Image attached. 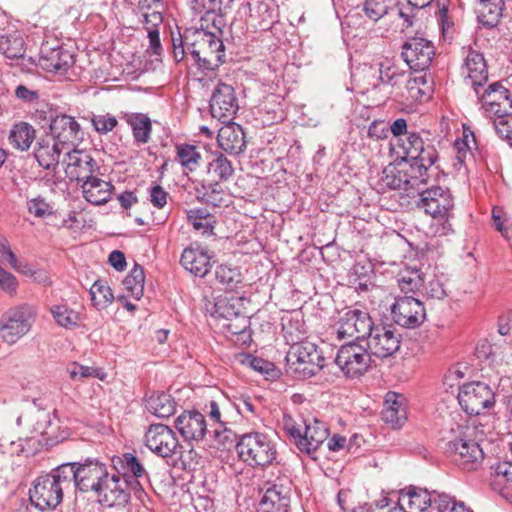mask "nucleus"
I'll return each mask as SVG.
<instances>
[{
  "label": "nucleus",
  "mask_w": 512,
  "mask_h": 512,
  "mask_svg": "<svg viewBox=\"0 0 512 512\" xmlns=\"http://www.w3.org/2000/svg\"><path fill=\"white\" fill-rule=\"evenodd\" d=\"M477 97L481 104V109L488 118L512 112L510 92L497 82L490 84L482 93L479 90Z\"/></svg>",
  "instance_id": "obj_17"
},
{
  "label": "nucleus",
  "mask_w": 512,
  "mask_h": 512,
  "mask_svg": "<svg viewBox=\"0 0 512 512\" xmlns=\"http://www.w3.org/2000/svg\"><path fill=\"white\" fill-rule=\"evenodd\" d=\"M284 333L287 342L291 343L286 355L287 372L296 378L307 379L324 367L325 359L318 347L312 342H300L306 332L298 329L297 333H293L289 327L285 326Z\"/></svg>",
  "instance_id": "obj_1"
},
{
  "label": "nucleus",
  "mask_w": 512,
  "mask_h": 512,
  "mask_svg": "<svg viewBox=\"0 0 512 512\" xmlns=\"http://www.w3.org/2000/svg\"><path fill=\"white\" fill-rule=\"evenodd\" d=\"M61 153H67L61 145L54 140H42L35 150V158L40 166L47 170H54L59 164Z\"/></svg>",
  "instance_id": "obj_36"
},
{
  "label": "nucleus",
  "mask_w": 512,
  "mask_h": 512,
  "mask_svg": "<svg viewBox=\"0 0 512 512\" xmlns=\"http://www.w3.org/2000/svg\"><path fill=\"white\" fill-rule=\"evenodd\" d=\"M70 468L62 464L49 474L37 477L29 490L31 504L40 511L56 509L63 500L64 492L72 488Z\"/></svg>",
  "instance_id": "obj_2"
},
{
  "label": "nucleus",
  "mask_w": 512,
  "mask_h": 512,
  "mask_svg": "<svg viewBox=\"0 0 512 512\" xmlns=\"http://www.w3.org/2000/svg\"><path fill=\"white\" fill-rule=\"evenodd\" d=\"M91 122L99 134L111 132L118 124L116 117L109 113L94 115Z\"/></svg>",
  "instance_id": "obj_57"
},
{
  "label": "nucleus",
  "mask_w": 512,
  "mask_h": 512,
  "mask_svg": "<svg viewBox=\"0 0 512 512\" xmlns=\"http://www.w3.org/2000/svg\"><path fill=\"white\" fill-rule=\"evenodd\" d=\"M476 356L478 359L487 362L497 373L509 372L507 369L503 368L504 362L506 365L509 364V359L501 346L492 345L486 341L480 342L476 347Z\"/></svg>",
  "instance_id": "obj_34"
},
{
  "label": "nucleus",
  "mask_w": 512,
  "mask_h": 512,
  "mask_svg": "<svg viewBox=\"0 0 512 512\" xmlns=\"http://www.w3.org/2000/svg\"><path fill=\"white\" fill-rule=\"evenodd\" d=\"M374 326L370 314L358 308L343 312L335 324L336 335L340 340L365 342Z\"/></svg>",
  "instance_id": "obj_8"
},
{
  "label": "nucleus",
  "mask_w": 512,
  "mask_h": 512,
  "mask_svg": "<svg viewBox=\"0 0 512 512\" xmlns=\"http://www.w3.org/2000/svg\"><path fill=\"white\" fill-rule=\"evenodd\" d=\"M233 0H202L203 9L207 13H214L219 16L225 15L231 10Z\"/></svg>",
  "instance_id": "obj_61"
},
{
  "label": "nucleus",
  "mask_w": 512,
  "mask_h": 512,
  "mask_svg": "<svg viewBox=\"0 0 512 512\" xmlns=\"http://www.w3.org/2000/svg\"><path fill=\"white\" fill-rule=\"evenodd\" d=\"M72 473V488L80 491H94L108 472L106 466L98 460L86 459L84 463H64Z\"/></svg>",
  "instance_id": "obj_13"
},
{
  "label": "nucleus",
  "mask_w": 512,
  "mask_h": 512,
  "mask_svg": "<svg viewBox=\"0 0 512 512\" xmlns=\"http://www.w3.org/2000/svg\"><path fill=\"white\" fill-rule=\"evenodd\" d=\"M0 53L8 59L23 57L25 48L22 35L16 30L0 29Z\"/></svg>",
  "instance_id": "obj_39"
},
{
  "label": "nucleus",
  "mask_w": 512,
  "mask_h": 512,
  "mask_svg": "<svg viewBox=\"0 0 512 512\" xmlns=\"http://www.w3.org/2000/svg\"><path fill=\"white\" fill-rule=\"evenodd\" d=\"M211 424L212 439L218 446H226L234 442L235 434L231 428L227 426V422L222 419V413L218 403L214 400L210 401L206 406Z\"/></svg>",
  "instance_id": "obj_29"
},
{
  "label": "nucleus",
  "mask_w": 512,
  "mask_h": 512,
  "mask_svg": "<svg viewBox=\"0 0 512 512\" xmlns=\"http://www.w3.org/2000/svg\"><path fill=\"white\" fill-rule=\"evenodd\" d=\"M355 512H401L398 504L391 505L390 500L386 497L376 502L375 507H360L359 511Z\"/></svg>",
  "instance_id": "obj_64"
},
{
  "label": "nucleus",
  "mask_w": 512,
  "mask_h": 512,
  "mask_svg": "<svg viewBox=\"0 0 512 512\" xmlns=\"http://www.w3.org/2000/svg\"><path fill=\"white\" fill-rule=\"evenodd\" d=\"M91 301L97 310L107 308L112 304L114 295L104 280H96L90 288Z\"/></svg>",
  "instance_id": "obj_47"
},
{
  "label": "nucleus",
  "mask_w": 512,
  "mask_h": 512,
  "mask_svg": "<svg viewBox=\"0 0 512 512\" xmlns=\"http://www.w3.org/2000/svg\"><path fill=\"white\" fill-rule=\"evenodd\" d=\"M371 356L367 346L360 342L349 341L342 345L337 352L335 362L348 377H358L368 371Z\"/></svg>",
  "instance_id": "obj_10"
},
{
  "label": "nucleus",
  "mask_w": 512,
  "mask_h": 512,
  "mask_svg": "<svg viewBox=\"0 0 512 512\" xmlns=\"http://www.w3.org/2000/svg\"><path fill=\"white\" fill-rule=\"evenodd\" d=\"M393 321L404 328H416L426 319L423 303L413 296H399L391 306Z\"/></svg>",
  "instance_id": "obj_14"
},
{
  "label": "nucleus",
  "mask_w": 512,
  "mask_h": 512,
  "mask_svg": "<svg viewBox=\"0 0 512 512\" xmlns=\"http://www.w3.org/2000/svg\"><path fill=\"white\" fill-rule=\"evenodd\" d=\"M425 280L424 273L416 268L405 269L397 277L398 286L405 294L419 291L424 285Z\"/></svg>",
  "instance_id": "obj_44"
},
{
  "label": "nucleus",
  "mask_w": 512,
  "mask_h": 512,
  "mask_svg": "<svg viewBox=\"0 0 512 512\" xmlns=\"http://www.w3.org/2000/svg\"><path fill=\"white\" fill-rule=\"evenodd\" d=\"M49 312L59 327L68 330L79 327L84 320L82 311L71 308L67 303L52 305Z\"/></svg>",
  "instance_id": "obj_37"
},
{
  "label": "nucleus",
  "mask_w": 512,
  "mask_h": 512,
  "mask_svg": "<svg viewBox=\"0 0 512 512\" xmlns=\"http://www.w3.org/2000/svg\"><path fill=\"white\" fill-rule=\"evenodd\" d=\"M175 150V160L181 165L185 172H193L199 167L202 156L197 146L178 144Z\"/></svg>",
  "instance_id": "obj_43"
},
{
  "label": "nucleus",
  "mask_w": 512,
  "mask_h": 512,
  "mask_svg": "<svg viewBox=\"0 0 512 512\" xmlns=\"http://www.w3.org/2000/svg\"><path fill=\"white\" fill-rule=\"evenodd\" d=\"M462 409L469 415H480L495 405V394L489 385L483 382L464 384L458 393Z\"/></svg>",
  "instance_id": "obj_11"
},
{
  "label": "nucleus",
  "mask_w": 512,
  "mask_h": 512,
  "mask_svg": "<svg viewBox=\"0 0 512 512\" xmlns=\"http://www.w3.org/2000/svg\"><path fill=\"white\" fill-rule=\"evenodd\" d=\"M382 419L393 428H400L407 419L404 398L394 392L386 394L384 407L382 410Z\"/></svg>",
  "instance_id": "obj_32"
},
{
  "label": "nucleus",
  "mask_w": 512,
  "mask_h": 512,
  "mask_svg": "<svg viewBox=\"0 0 512 512\" xmlns=\"http://www.w3.org/2000/svg\"><path fill=\"white\" fill-rule=\"evenodd\" d=\"M291 489L283 483L271 484L259 504L258 512H288Z\"/></svg>",
  "instance_id": "obj_27"
},
{
  "label": "nucleus",
  "mask_w": 512,
  "mask_h": 512,
  "mask_svg": "<svg viewBox=\"0 0 512 512\" xmlns=\"http://www.w3.org/2000/svg\"><path fill=\"white\" fill-rule=\"evenodd\" d=\"M34 138L35 130L30 124L26 122L15 124L9 135V140L12 145L21 151L28 150Z\"/></svg>",
  "instance_id": "obj_45"
},
{
  "label": "nucleus",
  "mask_w": 512,
  "mask_h": 512,
  "mask_svg": "<svg viewBox=\"0 0 512 512\" xmlns=\"http://www.w3.org/2000/svg\"><path fill=\"white\" fill-rule=\"evenodd\" d=\"M36 315V308L27 303L9 308L0 320V338L8 345L17 343L29 333Z\"/></svg>",
  "instance_id": "obj_5"
},
{
  "label": "nucleus",
  "mask_w": 512,
  "mask_h": 512,
  "mask_svg": "<svg viewBox=\"0 0 512 512\" xmlns=\"http://www.w3.org/2000/svg\"><path fill=\"white\" fill-rule=\"evenodd\" d=\"M49 128L51 139L64 149L70 150L81 139L80 125L69 115L61 114L55 116L51 119Z\"/></svg>",
  "instance_id": "obj_21"
},
{
  "label": "nucleus",
  "mask_w": 512,
  "mask_h": 512,
  "mask_svg": "<svg viewBox=\"0 0 512 512\" xmlns=\"http://www.w3.org/2000/svg\"><path fill=\"white\" fill-rule=\"evenodd\" d=\"M365 343L372 355L388 358L399 350L401 335L391 326L374 324Z\"/></svg>",
  "instance_id": "obj_15"
},
{
  "label": "nucleus",
  "mask_w": 512,
  "mask_h": 512,
  "mask_svg": "<svg viewBox=\"0 0 512 512\" xmlns=\"http://www.w3.org/2000/svg\"><path fill=\"white\" fill-rule=\"evenodd\" d=\"M238 108L239 105L234 88L231 85L219 83L211 96V115L222 122H229L238 111Z\"/></svg>",
  "instance_id": "obj_20"
},
{
  "label": "nucleus",
  "mask_w": 512,
  "mask_h": 512,
  "mask_svg": "<svg viewBox=\"0 0 512 512\" xmlns=\"http://www.w3.org/2000/svg\"><path fill=\"white\" fill-rule=\"evenodd\" d=\"M181 265L197 277H204L211 269V256L198 244H191L182 252Z\"/></svg>",
  "instance_id": "obj_25"
},
{
  "label": "nucleus",
  "mask_w": 512,
  "mask_h": 512,
  "mask_svg": "<svg viewBox=\"0 0 512 512\" xmlns=\"http://www.w3.org/2000/svg\"><path fill=\"white\" fill-rule=\"evenodd\" d=\"M138 481L129 482L125 476L107 472L100 485L93 491L100 504L113 507L126 505L131 497V487L138 486Z\"/></svg>",
  "instance_id": "obj_9"
},
{
  "label": "nucleus",
  "mask_w": 512,
  "mask_h": 512,
  "mask_svg": "<svg viewBox=\"0 0 512 512\" xmlns=\"http://www.w3.org/2000/svg\"><path fill=\"white\" fill-rule=\"evenodd\" d=\"M493 126L496 133L512 146V112L494 117Z\"/></svg>",
  "instance_id": "obj_55"
},
{
  "label": "nucleus",
  "mask_w": 512,
  "mask_h": 512,
  "mask_svg": "<svg viewBox=\"0 0 512 512\" xmlns=\"http://www.w3.org/2000/svg\"><path fill=\"white\" fill-rule=\"evenodd\" d=\"M66 176L77 182H84L92 177L99 170L97 162L84 150H67L64 159Z\"/></svg>",
  "instance_id": "obj_18"
},
{
  "label": "nucleus",
  "mask_w": 512,
  "mask_h": 512,
  "mask_svg": "<svg viewBox=\"0 0 512 512\" xmlns=\"http://www.w3.org/2000/svg\"><path fill=\"white\" fill-rule=\"evenodd\" d=\"M491 485L502 497L512 503V462H500L492 467Z\"/></svg>",
  "instance_id": "obj_35"
},
{
  "label": "nucleus",
  "mask_w": 512,
  "mask_h": 512,
  "mask_svg": "<svg viewBox=\"0 0 512 512\" xmlns=\"http://www.w3.org/2000/svg\"><path fill=\"white\" fill-rule=\"evenodd\" d=\"M434 493L431 495L427 490L409 487L400 491L398 507L401 512H426L434 505Z\"/></svg>",
  "instance_id": "obj_28"
},
{
  "label": "nucleus",
  "mask_w": 512,
  "mask_h": 512,
  "mask_svg": "<svg viewBox=\"0 0 512 512\" xmlns=\"http://www.w3.org/2000/svg\"><path fill=\"white\" fill-rule=\"evenodd\" d=\"M175 401L164 392L152 394L146 400L147 410L158 418H166L174 414Z\"/></svg>",
  "instance_id": "obj_42"
},
{
  "label": "nucleus",
  "mask_w": 512,
  "mask_h": 512,
  "mask_svg": "<svg viewBox=\"0 0 512 512\" xmlns=\"http://www.w3.org/2000/svg\"><path fill=\"white\" fill-rule=\"evenodd\" d=\"M53 418H55V415L52 417L50 411L37 407L36 402H34V406L25 415L18 417L17 423L21 425L22 421H25L32 427L33 432L43 435L47 433L48 428L52 425Z\"/></svg>",
  "instance_id": "obj_38"
},
{
  "label": "nucleus",
  "mask_w": 512,
  "mask_h": 512,
  "mask_svg": "<svg viewBox=\"0 0 512 512\" xmlns=\"http://www.w3.org/2000/svg\"><path fill=\"white\" fill-rule=\"evenodd\" d=\"M67 371L70 375V378L73 380H81L84 378H99L103 379L101 375V371L94 367L80 365L78 363H72Z\"/></svg>",
  "instance_id": "obj_56"
},
{
  "label": "nucleus",
  "mask_w": 512,
  "mask_h": 512,
  "mask_svg": "<svg viewBox=\"0 0 512 512\" xmlns=\"http://www.w3.org/2000/svg\"><path fill=\"white\" fill-rule=\"evenodd\" d=\"M188 221L195 230L201 231L203 235L213 234L214 217L205 209H192L187 212Z\"/></svg>",
  "instance_id": "obj_48"
},
{
  "label": "nucleus",
  "mask_w": 512,
  "mask_h": 512,
  "mask_svg": "<svg viewBox=\"0 0 512 512\" xmlns=\"http://www.w3.org/2000/svg\"><path fill=\"white\" fill-rule=\"evenodd\" d=\"M418 208L431 216V232L436 236H447L453 232L454 199L448 189L432 187L420 194Z\"/></svg>",
  "instance_id": "obj_3"
},
{
  "label": "nucleus",
  "mask_w": 512,
  "mask_h": 512,
  "mask_svg": "<svg viewBox=\"0 0 512 512\" xmlns=\"http://www.w3.org/2000/svg\"><path fill=\"white\" fill-rule=\"evenodd\" d=\"M405 155L411 160L419 159L424 163L434 164L438 158L435 147L427 143L425 144L420 135L416 132H410L405 137H401L400 141L395 143Z\"/></svg>",
  "instance_id": "obj_23"
},
{
  "label": "nucleus",
  "mask_w": 512,
  "mask_h": 512,
  "mask_svg": "<svg viewBox=\"0 0 512 512\" xmlns=\"http://www.w3.org/2000/svg\"><path fill=\"white\" fill-rule=\"evenodd\" d=\"M423 293L432 299H443L446 294V289L444 287V283L441 281V279L433 277L428 281L427 284L424 283L422 286Z\"/></svg>",
  "instance_id": "obj_58"
},
{
  "label": "nucleus",
  "mask_w": 512,
  "mask_h": 512,
  "mask_svg": "<svg viewBox=\"0 0 512 512\" xmlns=\"http://www.w3.org/2000/svg\"><path fill=\"white\" fill-rule=\"evenodd\" d=\"M145 446L154 454L172 457L181 453V445L174 431L164 424H151L144 436Z\"/></svg>",
  "instance_id": "obj_12"
},
{
  "label": "nucleus",
  "mask_w": 512,
  "mask_h": 512,
  "mask_svg": "<svg viewBox=\"0 0 512 512\" xmlns=\"http://www.w3.org/2000/svg\"><path fill=\"white\" fill-rule=\"evenodd\" d=\"M27 208L29 213L35 217H45L52 214L50 205L43 198H34L27 202Z\"/></svg>",
  "instance_id": "obj_63"
},
{
  "label": "nucleus",
  "mask_w": 512,
  "mask_h": 512,
  "mask_svg": "<svg viewBox=\"0 0 512 512\" xmlns=\"http://www.w3.org/2000/svg\"><path fill=\"white\" fill-rule=\"evenodd\" d=\"M304 430L299 440V450L308 455L314 453L327 439L329 432L326 424L316 418L303 421Z\"/></svg>",
  "instance_id": "obj_26"
},
{
  "label": "nucleus",
  "mask_w": 512,
  "mask_h": 512,
  "mask_svg": "<svg viewBox=\"0 0 512 512\" xmlns=\"http://www.w3.org/2000/svg\"><path fill=\"white\" fill-rule=\"evenodd\" d=\"M434 55L433 43L422 37H413L405 42L402 47L404 61L415 71H424L429 68Z\"/></svg>",
  "instance_id": "obj_16"
},
{
  "label": "nucleus",
  "mask_w": 512,
  "mask_h": 512,
  "mask_svg": "<svg viewBox=\"0 0 512 512\" xmlns=\"http://www.w3.org/2000/svg\"><path fill=\"white\" fill-rule=\"evenodd\" d=\"M0 261L8 263L15 271L23 263V261L17 259L15 253L10 248L8 240L4 237H0Z\"/></svg>",
  "instance_id": "obj_60"
},
{
  "label": "nucleus",
  "mask_w": 512,
  "mask_h": 512,
  "mask_svg": "<svg viewBox=\"0 0 512 512\" xmlns=\"http://www.w3.org/2000/svg\"><path fill=\"white\" fill-rule=\"evenodd\" d=\"M362 74L363 76H372L374 78L378 74L379 86L384 84L391 87L399 85L404 77V73L400 72L390 60L382 61L377 65L365 64L362 67Z\"/></svg>",
  "instance_id": "obj_33"
},
{
  "label": "nucleus",
  "mask_w": 512,
  "mask_h": 512,
  "mask_svg": "<svg viewBox=\"0 0 512 512\" xmlns=\"http://www.w3.org/2000/svg\"><path fill=\"white\" fill-rule=\"evenodd\" d=\"M398 172H400L399 163L396 165L390 164L384 168L380 178L382 186L389 189H399L405 191V180L400 177Z\"/></svg>",
  "instance_id": "obj_53"
},
{
  "label": "nucleus",
  "mask_w": 512,
  "mask_h": 512,
  "mask_svg": "<svg viewBox=\"0 0 512 512\" xmlns=\"http://www.w3.org/2000/svg\"><path fill=\"white\" fill-rule=\"evenodd\" d=\"M17 272L31 277L33 281L42 285H48L51 283L50 278L45 270L34 269L27 262H23L20 265V268L17 269Z\"/></svg>",
  "instance_id": "obj_62"
},
{
  "label": "nucleus",
  "mask_w": 512,
  "mask_h": 512,
  "mask_svg": "<svg viewBox=\"0 0 512 512\" xmlns=\"http://www.w3.org/2000/svg\"><path fill=\"white\" fill-rule=\"evenodd\" d=\"M216 279L227 290H234L242 282V275L238 268L220 265L215 271Z\"/></svg>",
  "instance_id": "obj_51"
},
{
  "label": "nucleus",
  "mask_w": 512,
  "mask_h": 512,
  "mask_svg": "<svg viewBox=\"0 0 512 512\" xmlns=\"http://www.w3.org/2000/svg\"><path fill=\"white\" fill-rule=\"evenodd\" d=\"M473 434L474 429L466 428L447 445L453 462L464 471L479 469L484 460L483 448Z\"/></svg>",
  "instance_id": "obj_7"
},
{
  "label": "nucleus",
  "mask_w": 512,
  "mask_h": 512,
  "mask_svg": "<svg viewBox=\"0 0 512 512\" xmlns=\"http://www.w3.org/2000/svg\"><path fill=\"white\" fill-rule=\"evenodd\" d=\"M465 60L463 65V74L466 73V80L470 84L476 95H479V89L488 80L487 64L483 54L469 48H463Z\"/></svg>",
  "instance_id": "obj_24"
},
{
  "label": "nucleus",
  "mask_w": 512,
  "mask_h": 512,
  "mask_svg": "<svg viewBox=\"0 0 512 512\" xmlns=\"http://www.w3.org/2000/svg\"><path fill=\"white\" fill-rule=\"evenodd\" d=\"M175 427L184 441L200 442L206 435L212 438L205 416L197 410L183 411L175 419Z\"/></svg>",
  "instance_id": "obj_19"
},
{
  "label": "nucleus",
  "mask_w": 512,
  "mask_h": 512,
  "mask_svg": "<svg viewBox=\"0 0 512 512\" xmlns=\"http://www.w3.org/2000/svg\"><path fill=\"white\" fill-rule=\"evenodd\" d=\"M38 62L43 70L64 75L74 64V57L69 50L62 46L51 47L46 43L41 47Z\"/></svg>",
  "instance_id": "obj_22"
},
{
  "label": "nucleus",
  "mask_w": 512,
  "mask_h": 512,
  "mask_svg": "<svg viewBox=\"0 0 512 512\" xmlns=\"http://www.w3.org/2000/svg\"><path fill=\"white\" fill-rule=\"evenodd\" d=\"M207 172L218 181H226L233 175L234 168L226 156L222 153H215L208 163Z\"/></svg>",
  "instance_id": "obj_46"
},
{
  "label": "nucleus",
  "mask_w": 512,
  "mask_h": 512,
  "mask_svg": "<svg viewBox=\"0 0 512 512\" xmlns=\"http://www.w3.org/2000/svg\"><path fill=\"white\" fill-rule=\"evenodd\" d=\"M391 2L392 0H365L363 10L369 19L378 21L388 13Z\"/></svg>",
  "instance_id": "obj_54"
},
{
  "label": "nucleus",
  "mask_w": 512,
  "mask_h": 512,
  "mask_svg": "<svg viewBox=\"0 0 512 512\" xmlns=\"http://www.w3.org/2000/svg\"><path fill=\"white\" fill-rule=\"evenodd\" d=\"M217 141L219 147L227 153L239 154L243 152L246 144L244 132L240 125L229 123L219 129Z\"/></svg>",
  "instance_id": "obj_30"
},
{
  "label": "nucleus",
  "mask_w": 512,
  "mask_h": 512,
  "mask_svg": "<svg viewBox=\"0 0 512 512\" xmlns=\"http://www.w3.org/2000/svg\"><path fill=\"white\" fill-rule=\"evenodd\" d=\"M239 458L249 466H267L276 459V448L268 435L252 432L241 436L236 445Z\"/></svg>",
  "instance_id": "obj_6"
},
{
  "label": "nucleus",
  "mask_w": 512,
  "mask_h": 512,
  "mask_svg": "<svg viewBox=\"0 0 512 512\" xmlns=\"http://www.w3.org/2000/svg\"><path fill=\"white\" fill-rule=\"evenodd\" d=\"M113 465L116 468L118 464L121 465L123 475L127 478V474L130 473L136 478H140L145 475V469L139 462L137 457L132 453H125L122 458L117 457L112 459Z\"/></svg>",
  "instance_id": "obj_52"
},
{
  "label": "nucleus",
  "mask_w": 512,
  "mask_h": 512,
  "mask_svg": "<svg viewBox=\"0 0 512 512\" xmlns=\"http://www.w3.org/2000/svg\"><path fill=\"white\" fill-rule=\"evenodd\" d=\"M83 197L93 205H102L108 202L112 195L113 186L96 175L81 184Z\"/></svg>",
  "instance_id": "obj_31"
},
{
  "label": "nucleus",
  "mask_w": 512,
  "mask_h": 512,
  "mask_svg": "<svg viewBox=\"0 0 512 512\" xmlns=\"http://www.w3.org/2000/svg\"><path fill=\"white\" fill-rule=\"evenodd\" d=\"M145 275L140 265L135 264L130 273L124 278L123 285L131 296L140 299L144 291Z\"/></svg>",
  "instance_id": "obj_49"
},
{
  "label": "nucleus",
  "mask_w": 512,
  "mask_h": 512,
  "mask_svg": "<svg viewBox=\"0 0 512 512\" xmlns=\"http://www.w3.org/2000/svg\"><path fill=\"white\" fill-rule=\"evenodd\" d=\"M410 169H413V182H415L418 188L421 184H424L428 179V170L433 164L424 163L419 159L411 160Z\"/></svg>",
  "instance_id": "obj_59"
},
{
  "label": "nucleus",
  "mask_w": 512,
  "mask_h": 512,
  "mask_svg": "<svg viewBox=\"0 0 512 512\" xmlns=\"http://www.w3.org/2000/svg\"><path fill=\"white\" fill-rule=\"evenodd\" d=\"M188 52L201 69L215 70L225 61L223 41L214 33L205 30L191 32Z\"/></svg>",
  "instance_id": "obj_4"
},
{
  "label": "nucleus",
  "mask_w": 512,
  "mask_h": 512,
  "mask_svg": "<svg viewBox=\"0 0 512 512\" xmlns=\"http://www.w3.org/2000/svg\"><path fill=\"white\" fill-rule=\"evenodd\" d=\"M504 10V0H479L477 5L478 21L489 28L495 27Z\"/></svg>",
  "instance_id": "obj_40"
},
{
  "label": "nucleus",
  "mask_w": 512,
  "mask_h": 512,
  "mask_svg": "<svg viewBox=\"0 0 512 512\" xmlns=\"http://www.w3.org/2000/svg\"><path fill=\"white\" fill-rule=\"evenodd\" d=\"M126 122L131 126L134 140L137 143L146 144L149 142L152 131L150 118L143 113L127 114Z\"/></svg>",
  "instance_id": "obj_41"
},
{
  "label": "nucleus",
  "mask_w": 512,
  "mask_h": 512,
  "mask_svg": "<svg viewBox=\"0 0 512 512\" xmlns=\"http://www.w3.org/2000/svg\"><path fill=\"white\" fill-rule=\"evenodd\" d=\"M434 508L437 512H473L463 501L445 493L434 495Z\"/></svg>",
  "instance_id": "obj_50"
}]
</instances>
